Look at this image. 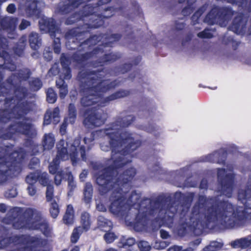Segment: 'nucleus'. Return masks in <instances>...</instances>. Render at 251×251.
Returning <instances> with one entry per match:
<instances>
[{
    "label": "nucleus",
    "instance_id": "nucleus-56",
    "mask_svg": "<svg viewBox=\"0 0 251 251\" xmlns=\"http://www.w3.org/2000/svg\"><path fill=\"white\" fill-rule=\"evenodd\" d=\"M8 251H48L47 250L45 249H39V250H35L34 249V247L31 245V246H25L24 247H22L20 248H17V249H8Z\"/></svg>",
    "mask_w": 251,
    "mask_h": 251
},
{
    "label": "nucleus",
    "instance_id": "nucleus-28",
    "mask_svg": "<svg viewBox=\"0 0 251 251\" xmlns=\"http://www.w3.org/2000/svg\"><path fill=\"white\" fill-rule=\"evenodd\" d=\"M65 141L60 140L57 145V154L54 159L59 161H65L69 159V153L66 147H64Z\"/></svg>",
    "mask_w": 251,
    "mask_h": 251
},
{
    "label": "nucleus",
    "instance_id": "nucleus-40",
    "mask_svg": "<svg viewBox=\"0 0 251 251\" xmlns=\"http://www.w3.org/2000/svg\"><path fill=\"white\" fill-rule=\"evenodd\" d=\"M93 191L92 185L89 182L86 183L83 190V201L86 203H89L91 201Z\"/></svg>",
    "mask_w": 251,
    "mask_h": 251
},
{
    "label": "nucleus",
    "instance_id": "nucleus-52",
    "mask_svg": "<svg viewBox=\"0 0 251 251\" xmlns=\"http://www.w3.org/2000/svg\"><path fill=\"white\" fill-rule=\"evenodd\" d=\"M38 181H39V183L43 186H47V185H50L49 184L48 175L46 172L41 173L39 172Z\"/></svg>",
    "mask_w": 251,
    "mask_h": 251
},
{
    "label": "nucleus",
    "instance_id": "nucleus-58",
    "mask_svg": "<svg viewBox=\"0 0 251 251\" xmlns=\"http://www.w3.org/2000/svg\"><path fill=\"white\" fill-rule=\"evenodd\" d=\"M232 15L233 13L230 9L221 8V21L222 19L225 21L228 20L231 18Z\"/></svg>",
    "mask_w": 251,
    "mask_h": 251
},
{
    "label": "nucleus",
    "instance_id": "nucleus-49",
    "mask_svg": "<svg viewBox=\"0 0 251 251\" xmlns=\"http://www.w3.org/2000/svg\"><path fill=\"white\" fill-rule=\"evenodd\" d=\"M68 172H65L62 169H60L59 172L55 173L54 176V183L56 185L59 186L61 184L62 180L67 177V173Z\"/></svg>",
    "mask_w": 251,
    "mask_h": 251
},
{
    "label": "nucleus",
    "instance_id": "nucleus-13",
    "mask_svg": "<svg viewBox=\"0 0 251 251\" xmlns=\"http://www.w3.org/2000/svg\"><path fill=\"white\" fill-rule=\"evenodd\" d=\"M165 206H161L157 209H159L158 216L151 222V227L153 230H158L163 225L170 227L173 225L175 217L177 214L176 209L173 206L163 208V207Z\"/></svg>",
    "mask_w": 251,
    "mask_h": 251
},
{
    "label": "nucleus",
    "instance_id": "nucleus-55",
    "mask_svg": "<svg viewBox=\"0 0 251 251\" xmlns=\"http://www.w3.org/2000/svg\"><path fill=\"white\" fill-rule=\"evenodd\" d=\"M63 72L60 74L58 78H61L63 80H70L72 77V71L70 68H62Z\"/></svg>",
    "mask_w": 251,
    "mask_h": 251
},
{
    "label": "nucleus",
    "instance_id": "nucleus-33",
    "mask_svg": "<svg viewBox=\"0 0 251 251\" xmlns=\"http://www.w3.org/2000/svg\"><path fill=\"white\" fill-rule=\"evenodd\" d=\"M74 219L75 212L74 208L71 204H69L67 206L66 211L63 217V222L66 225L70 226L74 224Z\"/></svg>",
    "mask_w": 251,
    "mask_h": 251
},
{
    "label": "nucleus",
    "instance_id": "nucleus-8",
    "mask_svg": "<svg viewBox=\"0 0 251 251\" xmlns=\"http://www.w3.org/2000/svg\"><path fill=\"white\" fill-rule=\"evenodd\" d=\"M15 101L16 102L11 110L0 109V123H7L11 120V114L14 118L20 120L33 110L31 101L25 100L29 95L28 89L25 86H18L14 90Z\"/></svg>",
    "mask_w": 251,
    "mask_h": 251
},
{
    "label": "nucleus",
    "instance_id": "nucleus-54",
    "mask_svg": "<svg viewBox=\"0 0 251 251\" xmlns=\"http://www.w3.org/2000/svg\"><path fill=\"white\" fill-rule=\"evenodd\" d=\"M60 60L62 68H70V65L71 64V59L70 57L65 53H62L61 54Z\"/></svg>",
    "mask_w": 251,
    "mask_h": 251
},
{
    "label": "nucleus",
    "instance_id": "nucleus-7",
    "mask_svg": "<svg viewBox=\"0 0 251 251\" xmlns=\"http://www.w3.org/2000/svg\"><path fill=\"white\" fill-rule=\"evenodd\" d=\"M16 133L25 135L28 137L25 140L24 146L28 149L32 155H35L42 150V146L36 144L32 140L37 134V130L31 123L24 121L15 122L10 125L5 130V132L0 134V139L10 140L12 139Z\"/></svg>",
    "mask_w": 251,
    "mask_h": 251
},
{
    "label": "nucleus",
    "instance_id": "nucleus-2",
    "mask_svg": "<svg viewBox=\"0 0 251 251\" xmlns=\"http://www.w3.org/2000/svg\"><path fill=\"white\" fill-rule=\"evenodd\" d=\"M134 176L128 182V185H119L117 187L113 185L107 191L112 190L109 197L111 203L109 210L115 214L121 213L126 208V205L129 208L133 207L138 210L134 222V228L137 230H142L149 224L150 216L154 215L157 209L171 201L170 196H158L154 200L144 198L141 200V194L133 191L127 197V194L131 188V181Z\"/></svg>",
    "mask_w": 251,
    "mask_h": 251
},
{
    "label": "nucleus",
    "instance_id": "nucleus-20",
    "mask_svg": "<svg viewBox=\"0 0 251 251\" xmlns=\"http://www.w3.org/2000/svg\"><path fill=\"white\" fill-rule=\"evenodd\" d=\"M135 120V117L132 115L127 114L126 112H122L120 115L116 117L114 122L111 123L106 130H114L117 131L122 128L129 126Z\"/></svg>",
    "mask_w": 251,
    "mask_h": 251
},
{
    "label": "nucleus",
    "instance_id": "nucleus-48",
    "mask_svg": "<svg viewBox=\"0 0 251 251\" xmlns=\"http://www.w3.org/2000/svg\"><path fill=\"white\" fill-rule=\"evenodd\" d=\"M46 100L50 103H54L57 100V95L54 90L49 88L46 92Z\"/></svg>",
    "mask_w": 251,
    "mask_h": 251
},
{
    "label": "nucleus",
    "instance_id": "nucleus-6",
    "mask_svg": "<svg viewBox=\"0 0 251 251\" xmlns=\"http://www.w3.org/2000/svg\"><path fill=\"white\" fill-rule=\"evenodd\" d=\"M13 145L0 146V185L7 181L10 176L21 170L20 165L25 157L22 148L13 151Z\"/></svg>",
    "mask_w": 251,
    "mask_h": 251
},
{
    "label": "nucleus",
    "instance_id": "nucleus-62",
    "mask_svg": "<svg viewBox=\"0 0 251 251\" xmlns=\"http://www.w3.org/2000/svg\"><path fill=\"white\" fill-rule=\"evenodd\" d=\"M132 66L131 63H125L118 68L119 71L121 74H125L131 69Z\"/></svg>",
    "mask_w": 251,
    "mask_h": 251
},
{
    "label": "nucleus",
    "instance_id": "nucleus-59",
    "mask_svg": "<svg viewBox=\"0 0 251 251\" xmlns=\"http://www.w3.org/2000/svg\"><path fill=\"white\" fill-rule=\"evenodd\" d=\"M220 248V243L217 242H211L205 247L202 251H217Z\"/></svg>",
    "mask_w": 251,
    "mask_h": 251
},
{
    "label": "nucleus",
    "instance_id": "nucleus-53",
    "mask_svg": "<svg viewBox=\"0 0 251 251\" xmlns=\"http://www.w3.org/2000/svg\"><path fill=\"white\" fill-rule=\"evenodd\" d=\"M67 180L68 182L69 193H73L76 187V184L74 180V177L72 173L69 172L67 173Z\"/></svg>",
    "mask_w": 251,
    "mask_h": 251
},
{
    "label": "nucleus",
    "instance_id": "nucleus-25",
    "mask_svg": "<svg viewBox=\"0 0 251 251\" xmlns=\"http://www.w3.org/2000/svg\"><path fill=\"white\" fill-rule=\"evenodd\" d=\"M130 92L129 90L121 89L112 93L109 96L104 98L100 102V105L104 106L109 103L111 101L123 98L129 95Z\"/></svg>",
    "mask_w": 251,
    "mask_h": 251
},
{
    "label": "nucleus",
    "instance_id": "nucleus-51",
    "mask_svg": "<svg viewBox=\"0 0 251 251\" xmlns=\"http://www.w3.org/2000/svg\"><path fill=\"white\" fill-rule=\"evenodd\" d=\"M46 199L47 202L55 201L54 199V187L51 184L47 186Z\"/></svg>",
    "mask_w": 251,
    "mask_h": 251
},
{
    "label": "nucleus",
    "instance_id": "nucleus-61",
    "mask_svg": "<svg viewBox=\"0 0 251 251\" xmlns=\"http://www.w3.org/2000/svg\"><path fill=\"white\" fill-rule=\"evenodd\" d=\"M138 246L141 251H149L151 249L150 244L145 241H139Z\"/></svg>",
    "mask_w": 251,
    "mask_h": 251
},
{
    "label": "nucleus",
    "instance_id": "nucleus-64",
    "mask_svg": "<svg viewBox=\"0 0 251 251\" xmlns=\"http://www.w3.org/2000/svg\"><path fill=\"white\" fill-rule=\"evenodd\" d=\"M18 194L17 189L14 188L8 189L5 193V196L7 198H15Z\"/></svg>",
    "mask_w": 251,
    "mask_h": 251
},
{
    "label": "nucleus",
    "instance_id": "nucleus-11",
    "mask_svg": "<svg viewBox=\"0 0 251 251\" xmlns=\"http://www.w3.org/2000/svg\"><path fill=\"white\" fill-rule=\"evenodd\" d=\"M207 202V198L205 196L200 195L198 201L193 206L190 214L197 217L200 221L204 222L207 220L206 215H209L211 218V223L209 227L212 229L215 228L220 218V202L216 201L212 203L210 206H206ZM209 218L207 217V219Z\"/></svg>",
    "mask_w": 251,
    "mask_h": 251
},
{
    "label": "nucleus",
    "instance_id": "nucleus-57",
    "mask_svg": "<svg viewBox=\"0 0 251 251\" xmlns=\"http://www.w3.org/2000/svg\"><path fill=\"white\" fill-rule=\"evenodd\" d=\"M210 29L206 28L203 31L197 34V36L201 39H210L213 37V35L210 32Z\"/></svg>",
    "mask_w": 251,
    "mask_h": 251
},
{
    "label": "nucleus",
    "instance_id": "nucleus-30",
    "mask_svg": "<svg viewBox=\"0 0 251 251\" xmlns=\"http://www.w3.org/2000/svg\"><path fill=\"white\" fill-rule=\"evenodd\" d=\"M27 37L26 35H22L18 40L17 44L13 47V50L15 55L22 56L26 45Z\"/></svg>",
    "mask_w": 251,
    "mask_h": 251
},
{
    "label": "nucleus",
    "instance_id": "nucleus-4",
    "mask_svg": "<svg viewBox=\"0 0 251 251\" xmlns=\"http://www.w3.org/2000/svg\"><path fill=\"white\" fill-rule=\"evenodd\" d=\"M104 68L97 70H86L79 71L77 78L79 82V91L82 97L80 99L82 106H92L99 101L104 94L116 88L120 81L115 79L110 81L104 77Z\"/></svg>",
    "mask_w": 251,
    "mask_h": 251
},
{
    "label": "nucleus",
    "instance_id": "nucleus-38",
    "mask_svg": "<svg viewBox=\"0 0 251 251\" xmlns=\"http://www.w3.org/2000/svg\"><path fill=\"white\" fill-rule=\"evenodd\" d=\"M97 225L98 227L101 230H104V228L111 229L113 227V224L111 221L102 215L98 217Z\"/></svg>",
    "mask_w": 251,
    "mask_h": 251
},
{
    "label": "nucleus",
    "instance_id": "nucleus-17",
    "mask_svg": "<svg viewBox=\"0 0 251 251\" xmlns=\"http://www.w3.org/2000/svg\"><path fill=\"white\" fill-rule=\"evenodd\" d=\"M170 197L172 198L171 197ZM193 197L194 194L193 193L186 196L181 192H176L174 194V199L175 201L178 202V204L174 205L175 202H173V200L171 198V201L168 202L165 205H168V207L173 206L176 207L177 210V214L176 217L177 216V213H183L184 215H190L191 212H189V210Z\"/></svg>",
    "mask_w": 251,
    "mask_h": 251
},
{
    "label": "nucleus",
    "instance_id": "nucleus-47",
    "mask_svg": "<svg viewBox=\"0 0 251 251\" xmlns=\"http://www.w3.org/2000/svg\"><path fill=\"white\" fill-rule=\"evenodd\" d=\"M60 162L57 159H53L49 166V170L50 174L54 175L59 172Z\"/></svg>",
    "mask_w": 251,
    "mask_h": 251
},
{
    "label": "nucleus",
    "instance_id": "nucleus-27",
    "mask_svg": "<svg viewBox=\"0 0 251 251\" xmlns=\"http://www.w3.org/2000/svg\"><path fill=\"white\" fill-rule=\"evenodd\" d=\"M220 19V7L216 6L211 9L204 19V22L209 25L218 23Z\"/></svg>",
    "mask_w": 251,
    "mask_h": 251
},
{
    "label": "nucleus",
    "instance_id": "nucleus-37",
    "mask_svg": "<svg viewBox=\"0 0 251 251\" xmlns=\"http://www.w3.org/2000/svg\"><path fill=\"white\" fill-rule=\"evenodd\" d=\"M77 117V109L75 104L71 103L68 107V116L65 119L68 120L71 124H74Z\"/></svg>",
    "mask_w": 251,
    "mask_h": 251
},
{
    "label": "nucleus",
    "instance_id": "nucleus-10",
    "mask_svg": "<svg viewBox=\"0 0 251 251\" xmlns=\"http://www.w3.org/2000/svg\"><path fill=\"white\" fill-rule=\"evenodd\" d=\"M7 229L3 226L0 228V249H17L25 244H33L35 247H44L47 245V239L36 236L27 237L25 235H15L6 237Z\"/></svg>",
    "mask_w": 251,
    "mask_h": 251
},
{
    "label": "nucleus",
    "instance_id": "nucleus-43",
    "mask_svg": "<svg viewBox=\"0 0 251 251\" xmlns=\"http://www.w3.org/2000/svg\"><path fill=\"white\" fill-rule=\"evenodd\" d=\"M83 231L80 226L75 227L71 235V242L73 244L77 243Z\"/></svg>",
    "mask_w": 251,
    "mask_h": 251
},
{
    "label": "nucleus",
    "instance_id": "nucleus-31",
    "mask_svg": "<svg viewBox=\"0 0 251 251\" xmlns=\"http://www.w3.org/2000/svg\"><path fill=\"white\" fill-rule=\"evenodd\" d=\"M55 141L52 133H45L42 140V150L45 151L51 150L54 146Z\"/></svg>",
    "mask_w": 251,
    "mask_h": 251
},
{
    "label": "nucleus",
    "instance_id": "nucleus-21",
    "mask_svg": "<svg viewBox=\"0 0 251 251\" xmlns=\"http://www.w3.org/2000/svg\"><path fill=\"white\" fill-rule=\"evenodd\" d=\"M32 75V72L27 68H23L19 69L17 72L12 74L6 79V83L10 85V87L14 88L18 86H22L17 85L18 81L20 83L28 80Z\"/></svg>",
    "mask_w": 251,
    "mask_h": 251
},
{
    "label": "nucleus",
    "instance_id": "nucleus-32",
    "mask_svg": "<svg viewBox=\"0 0 251 251\" xmlns=\"http://www.w3.org/2000/svg\"><path fill=\"white\" fill-rule=\"evenodd\" d=\"M80 223L81 228L85 232L88 231L90 229L92 224L90 214L87 211L82 212L80 217Z\"/></svg>",
    "mask_w": 251,
    "mask_h": 251
},
{
    "label": "nucleus",
    "instance_id": "nucleus-36",
    "mask_svg": "<svg viewBox=\"0 0 251 251\" xmlns=\"http://www.w3.org/2000/svg\"><path fill=\"white\" fill-rule=\"evenodd\" d=\"M56 87L59 89V95L61 99L65 98L68 93V85L65 81L61 78H57L56 80Z\"/></svg>",
    "mask_w": 251,
    "mask_h": 251
},
{
    "label": "nucleus",
    "instance_id": "nucleus-14",
    "mask_svg": "<svg viewBox=\"0 0 251 251\" xmlns=\"http://www.w3.org/2000/svg\"><path fill=\"white\" fill-rule=\"evenodd\" d=\"M83 124L88 128L93 129L103 125L106 121L104 113L96 107L87 108L83 112Z\"/></svg>",
    "mask_w": 251,
    "mask_h": 251
},
{
    "label": "nucleus",
    "instance_id": "nucleus-26",
    "mask_svg": "<svg viewBox=\"0 0 251 251\" xmlns=\"http://www.w3.org/2000/svg\"><path fill=\"white\" fill-rule=\"evenodd\" d=\"M13 87H6L5 89H0V103L3 102V105L5 107H10L13 100H15L14 95L13 97H8Z\"/></svg>",
    "mask_w": 251,
    "mask_h": 251
},
{
    "label": "nucleus",
    "instance_id": "nucleus-44",
    "mask_svg": "<svg viewBox=\"0 0 251 251\" xmlns=\"http://www.w3.org/2000/svg\"><path fill=\"white\" fill-rule=\"evenodd\" d=\"M135 242V240L134 238H128L127 239L122 238L118 242V246L119 248L126 249L134 245Z\"/></svg>",
    "mask_w": 251,
    "mask_h": 251
},
{
    "label": "nucleus",
    "instance_id": "nucleus-3",
    "mask_svg": "<svg viewBox=\"0 0 251 251\" xmlns=\"http://www.w3.org/2000/svg\"><path fill=\"white\" fill-rule=\"evenodd\" d=\"M93 8L90 4L85 5L81 10L73 13L68 17L65 22L67 25H71L82 20L88 22L82 25L83 31L79 27H75L69 29L65 34V38L69 42H72L76 46L71 47L72 50H76L79 52L90 50L92 47L98 44L105 37L106 39H113V41H119L122 38V35L119 33L108 34L100 33L99 35H93L83 41H81L85 37V35L90 33L92 29H95L93 25L91 16L90 13L93 11Z\"/></svg>",
    "mask_w": 251,
    "mask_h": 251
},
{
    "label": "nucleus",
    "instance_id": "nucleus-34",
    "mask_svg": "<svg viewBox=\"0 0 251 251\" xmlns=\"http://www.w3.org/2000/svg\"><path fill=\"white\" fill-rule=\"evenodd\" d=\"M30 47L33 50H37L41 45L42 40L38 33L32 32L28 37Z\"/></svg>",
    "mask_w": 251,
    "mask_h": 251
},
{
    "label": "nucleus",
    "instance_id": "nucleus-5",
    "mask_svg": "<svg viewBox=\"0 0 251 251\" xmlns=\"http://www.w3.org/2000/svg\"><path fill=\"white\" fill-rule=\"evenodd\" d=\"M2 222L6 225H12L16 229L39 230L47 237L51 234L48 220L41 212L32 208H26L24 210L23 208L14 207L2 219Z\"/></svg>",
    "mask_w": 251,
    "mask_h": 251
},
{
    "label": "nucleus",
    "instance_id": "nucleus-12",
    "mask_svg": "<svg viewBox=\"0 0 251 251\" xmlns=\"http://www.w3.org/2000/svg\"><path fill=\"white\" fill-rule=\"evenodd\" d=\"M112 0H99L93 5H90L93 8V11L90 13L91 16V20L93 21L92 24L95 28H99L103 25L104 24V21L108 19L115 15L117 8L113 6H110L105 8L101 13H98V11L100 9V7L104 4L110 2Z\"/></svg>",
    "mask_w": 251,
    "mask_h": 251
},
{
    "label": "nucleus",
    "instance_id": "nucleus-23",
    "mask_svg": "<svg viewBox=\"0 0 251 251\" xmlns=\"http://www.w3.org/2000/svg\"><path fill=\"white\" fill-rule=\"evenodd\" d=\"M77 146L75 145V143H74L69 149V156L73 166H75L78 161V150H79L81 157L83 161H86L87 157L86 155V149L84 146H81L79 147V143H76Z\"/></svg>",
    "mask_w": 251,
    "mask_h": 251
},
{
    "label": "nucleus",
    "instance_id": "nucleus-19",
    "mask_svg": "<svg viewBox=\"0 0 251 251\" xmlns=\"http://www.w3.org/2000/svg\"><path fill=\"white\" fill-rule=\"evenodd\" d=\"M234 176L231 170L221 169V195L230 197L232 193Z\"/></svg>",
    "mask_w": 251,
    "mask_h": 251
},
{
    "label": "nucleus",
    "instance_id": "nucleus-63",
    "mask_svg": "<svg viewBox=\"0 0 251 251\" xmlns=\"http://www.w3.org/2000/svg\"><path fill=\"white\" fill-rule=\"evenodd\" d=\"M59 72V68L56 64H54L51 66L48 72V74L50 76H55Z\"/></svg>",
    "mask_w": 251,
    "mask_h": 251
},
{
    "label": "nucleus",
    "instance_id": "nucleus-15",
    "mask_svg": "<svg viewBox=\"0 0 251 251\" xmlns=\"http://www.w3.org/2000/svg\"><path fill=\"white\" fill-rule=\"evenodd\" d=\"M101 41V44L93 49L91 51H86L82 54L74 53L72 57L73 61L79 65H84L88 60L94 56L102 54L104 52L103 48L112 47L113 43L116 42L113 41V39H106L104 36L100 42Z\"/></svg>",
    "mask_w": 251,
    "mask_h": 251
},
{
    "label": "nucleus",
    "instance_id": "nucleus-39",
    "mask_svg": "<svg viewBox=\"0 0 251 251\" xmlns=\"http://www.w3.org/2000/svg\"><path fill=\"white\" fill-rule=\"evenodd\" d=\"M208 4L205 3L200 7L192 16L191 22L193 25L198 24L199 20L202 14L207 10Z\"/></svg>",
    "mask_w": 251,
    "mask_h": 251
},
{
    "label": "nucleus",
    "instance_id": "nucleus-45",
    "mask_svg": "<svg viewBox=\"0 0 251 251\" xmlns=\"http://www.w3.org/2000/svg\"><path fill=\"white\" fill-rule=\"evenodd\" d=\"M194 3L192 0H187L186 1L187 5L181 10V14L184 16H189L194 11L195 8Z\"/></svg>",
    "mask_w": 251,
    "mask_h": 251
},
{
    "label": "nucleus",
    "instance_id": "nucleus-16",
    "mask_svg": "<svg viewBox=\"0 0 251 251\" xmlns=\"http://www.w3.org/2000/svg\"><path fill=\"white\" fill-rule=\"evenodd\" d=\"M39 25L41 30L48 32L53 39V51L55 53L59 54L61 52V42L60 38L55 37V33L58 29L55 20L52 18H42L39 21Z\"/></svg>",
    "mask_w": 251,
    "mask_h": 251
},
{
    "label": "nucleus",
    "instance_id": "nucleus-18",
    "mask_svg": "<svg viewBox=\"0 0 251 251\" xmlns=\"http://www.w3.org/2000/svg\"><path fill=\"white\" fill-rule=\"evenodd\" d=\"M8 50L7 39L0 35V69L14 71L17 66L12 59L11 55L6 51Z\"/></svg>",
    "mask_w": 251,
    "mask_h": 251
},
{
    "label": "nucleus",
    "instance_id": "nucleus-22",
    "mask_svg": "<svg viewBox=\"0 0 251 251\" xmlns=\"http://www.w3.org/2000/svg\"><path fill=\"white\" fill-rule=\"evenodd\" d=\"M122 57V54L119 52H110L105 53L96 60L91 62V65L93 68L102 67L105 64L115 62Z\"/></svg>",
    "mask_w": 251,
    "mask_h": 251
},
{
    "label": "nucleus",
    "instance_id": "nucleus-35",
    "mask_svg": "<svg viewBox=\"0 0 251 251\" xmlns=\"http://www.w3.org/2000/svg\"><path fill=\"white\" fill-rule=\"evenodd\" d=\"M200 161L219 164L220 163V151H216L211 154L202 156L200 158Z\"/></svg>",
    "mask_w": 251,
    "mask_h": 251
},
{
    "label": "nucleus",
    "instance_id": "nucleus-46",
    "mask_svg": "<svg viewBox=\"0 0 251 251\" xmlns=\"http://www.w3.org/2000/svg\"><path fill=\"white\" fill-rule=\"evenodd\" d=\"M105 231L103 235V239L107 244H111L118 239V236L115 232L111 231V229H108Z\"/></svg>",
    "mask_w": 251,
    "mask_h": 251
},
{
    "label": "nucleus",
    "instance_id": "nucleus-24",
    "mask_svg": "<svg viewBox=\"0 0 251 251\" xmlns=\"http://www.w3.org/2000/svg\"><path fill=\"white\" fill-rule=\"evenodd\" d=\"M27 5L25 9L26 16L28 17H35L39 18L41 15V11L37 7L38 0H26Z\"/></svg>",
    "mask_w": 251,
    "mask_h": 251
},
{
    "label": "nucleus",
    "instance_id": "nucleus-9",
    "mask_svg": "<svg viewBox=\"0 0 251 251\" xmlns=\"http://www.w3.org/2000/svg\"><path fill=\"white\" fill-rule=\"evenodd\" d=\"M206 221L201 222L197 217L191 214L190 215H184L182 213H177L175 219L178 217L176 223L175 224L173 231L175 234L180 237H184L187 233L188 229L193 231L196 235H201L206 229H212L209 227L211 223V217L209 215H206Z\"/></svg>",
    "mask_w": 251,
    "mask_h": 251
},
{
    "label": "nucleus",
    "instance_id": "nucleus-41",
    "mask_svg": "<svg viewBox=\"0 0 251 251\" xmlns=\"http://www.w3.org/2000/svg\"><path fill=\"white\" fill-rule=\"evenodd\" d=\"M28 83L30 90L33 92L39 91L43 86V82L39 77H33Z\"/></svg>",
    "mask_w": 251,
    "mask_h": 251
},
{
    "label": "nucleus",
    "instance_id": "nucleus-1",
    "mask_svg": "<svg viewBox=\"0 0 251 251\" xmlns=\"http://www.w3.org/2000/svg\"><path fill=\"white\" fill-rule=\"evenodd\" d=\"M108 131L105 129V134L109 138V145L101 143L100 147L104 151H111L110 159L113 161L112 164L103 168L96 178V183L99 186V191L101 195L106 194L112 185L114 187L121 184L128 185V182L136 174V169L130 167L119 176L118 170L131 162L126 156L130 158L133 157V152L141 145V142L135 140L132 134L128 131L124 130L120 133Z\"/></svg>",
    "mask_w": 251,
    "mask_h": 251
},
{
    "label": "nucleus",
    "instance_id": "nucleus-42",
    "mask_svg": "<svg viewBox=\"0 0 251 251\" xmlns=\"http://www.w3.org/2000/svg\"><path fill=\"white\" fill-rule=\"evenodd\" d=\"M58 201H50V208L49 211L51 217L55 219L58 216L60 212V207L58 204L59 199H57Z\"/></svg>",
    "mask_w": 251,
    "mask_h": 251
},
{
    "label": "nucleus",
    "instance_id": "nucleus-60",
    "mask_svg": "<svg viewBox=\"0 0 251 251\" xmlns=\"http://www.w3.org/2000/svg\"><path fill=\"white\" fill-rule=\"evenodd\" d=\"M51 114L54 124H56L59 121V113L60 110L58 107L54 108L52 111H48Z\"/></svg>",
    "mask_w": 251,
    "mask_h": 251
},
{
    "label": "nucleus",
    "instance_id": "nucleus-29",
    "mask_svg": "<svg viewBox=\"0 0 251 251\" xmlns=\"http://www.w3.org/2000/svg\"><path fill=\"white\" fill-rule=\"evenodd\" d=\"M18 18L13 17H4L2 18L0 27L3 30H14L18 22Z\"/></svg>",
    "mask_w": 251,
    "mask_h": 251
},
{
    "label": "nucleus",
    "instance_id": "nucleus-50",
    "mask_svg": "<svg viewBox=\"0 0 251 251\" xmlns=\"http://www.w3.org/2000/svg\"><path fill=\"white\" fill-rule=\"evenodd\" d=\"M39 172L36 171L30 173L25 177V181L28 184H35L39 179Z\"/></svg>",
    "mask_w": 251,
    "mask_h": 251
}]
</instances>
